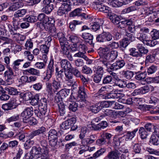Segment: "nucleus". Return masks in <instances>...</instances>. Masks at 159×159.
Instances as JSON below:
<instances>
[{
    "instance_id": "nucleus-1",
    "label": "nucleus",
    "mask_w": 159,
    "mask_h": 159,
    "mask_svg": "<svg viewBox=\"0 0 159 159\" xmlns=\"http://www.w3.org/2000/svg\"><path fill=\"white\" fill-rule=\"evenodd\" d=\"M105 66L107 68L108 72L111 70H116L122 68L125 65V62L124 60H120L116 61L113 64L105 62Z\"/></svg>"
},
{
    "instance_id": "nucleus-2",
    "label": "nucleus",
    "mask_w": 159,
    "mask_h": 159,
    "mask_svg": "<svg viewBox=\"0 0 159 159\" xmlns=\"http://www.w3.org/2000/svg\"><path fill=\"white\" fill-rule=\"evenodd\" d=\"M104 0H97V1H94L92 4V6L95 9L98 10L100 11H102L104 13L108 14V16H111L112 13L110 8L107 6L102 5L101 2Z\"/></svg>"
},
{
    "instance_id": "nucleus-3",
    "label": "nucleus",
    "mask_w": 159,
    "mask_h": 159,
    "mask_svg": "<svg viewBox=\"0 0 159 159\" xmlns=\"http://www.w3.org/2000/svg\"><path fill=\"white\" fill-rule=\"evenodd\" d=\"M112 39V35L109 32L104 31L98 35L96 40L99 42H105L111 41Z\"/></svg>"
},
{
    "instance_id": "nucleus-4",
    "label": "nucleus",
    "mask_w": 159,
    "mask_h": 159,
    "mask_svg": "<svg viewBox=\"0 0 159 159\" xmlns=\"http://www.w3.org/2000/svg\"><path fill=\"white\" fill-rule=\"evenodd\" d=\"M124 95L122 93L115 92L105 94H101L96 96L100 99H108L111 98L117 99L123 97Z\"/></svg>"
},
{
    "instance_id": "nucleus-5",
    "label": "nucleus",
    "mask_w": 159,
    "mask_h": 159,
    "mask_svg": "<svg viewBox=\"0 0 159 159\" xmlns=\"http://www.w3.org/2000/svg\"><path fill=\"white\" fill-rule=\"evenodd\" d=\"M54 62L53 61L49 62L46 70V75L43 78V80L46 82L49 81L54 72Z\"/></svg>"
},
{
    "instance_id": "nucleus-6",
    "label": "nucleus",
    "mask_w": 159,
    "mask_h": 159,
    "mask_svg": "<svg viewBox=\"0 0 159 159\" xmlns=\"http://www.w3.org/2000/svg\"><path fill=\"white\" fill-rule=\"evenodd\" d=\"M40 144L42 147V156L41 159H50L47 141L44 139L40 141Z\"/></svg>"
},
{
    "instance_id": "nucleus-7",
    "label": "nucleus",
    "mask_w": 159,
    "mask_h": 159,
    "mask_svg": "<svg viewBox=\"0 0 159 159\" xmlns=\"http://www.w3.org/2000/svg\"><path fill=\"white\" fill-rule=\"evenodd\" d=\"M105 59H103L101 61V62L105 66V62L110 63V62L115 60L118 56V52L116 50H112L110 51L107 55H106Z\"/></svg>"
},
{
    "instance_id": "nucleus-8",
    "label": "nucleus",
    "mask_w": 159,
    "mask_h": 159,
    "mask_svg": "<svg viewBox=\"0 0 159 159\" xmlns=\"http://www.w3.org/2000/svg\"><path fill=\"white\" fill-rule=\"evenodd\" d=\"M33 107H27L21 113V116L23 117L24 122H26L27 119H29L33 113Z\"/></svg>"
},
{
    "instance_id": "nucleus-9",
    "label": "nucleus",
    "mask_w": 159,
    "mask_h": 159,
    "mask_svg": "<svg viewBox=\"0 0 159 159\" xmlns=\"http://www.w3.org/2000/svg\"><path fill=\"white\" fill-rule=\"evenodd\" d=\"M153 88L151 86H146L143 87L139 89L135 90L132 93V95L135 96L140 94H145L148 92L150 89L151 91L153 90Z\"/></svg>"
},
{
    "instance_id": "nucleus-10",
    "label": "nucleus",
    "mask_w": 159,
    "mask_h": 159,
    "mask_svg": "<svg viewBox=\"0 0 159 159\" xmlns=\"http://www.w3.org/2000/svg\"><path fill=\"white\" fill-rule=\"evenodd\" d=\"M76 121V119L72 118L64 121L60 125L61 128L63 129H67L70 128L72 125L75 123Z\"/></svg>"
},
{
    "instance_id": "nucleus-11",
    "label": "nucleus",
    "mask_w": 159,
    "mask_h": 159,
    "mask_svg": "<svg viewBox=\"0 0 159 159\" xmlns=\"http://www.w3.org/2000/svg\"><path fill=\"white\" fill-rule=\"evenodd\" d=\"M17 105L16 102L13 100L7 103L2 105V108L5 111H8L15 109Z\"/></svg>"
},
{
    "instance_id": "nucleus-12",
    "label": "nucleus",
    "mask_w": 159,
    "mask_h": 159,
    "mask_svg": "<svg viewBox=\"0 0 159 159\" xmlns=\"http://www.w3.org/2000/svg\"><path fill=\"white\" fill-rule=\"evenodd\" d=\"M97 139L96 134L91 135L89 138H85L82 140L81 143L84 145L91 144L93 143Z\"/></svg>"
},
{
    "instance_id": "nucleus-13",
    "label": "nucleus",
    "mask_w": 159,
    "mask_h": 159,
    "mask_svg": "<svg viewBox=\"0 0 159 159\" xmlns=\"http://www.w3.org/2000/svg\"><path fill=\"white\" fill-rule=\"evenodd\" d=\"M138 108L143 111H150V112L152 114H156L159 112V110H154V109H155V107L151 105H147L141 104L139 105Z\"/></svg>"
},
{
    "instance_id": "nucleus-14",
    "label": "nucleus",
    "mask_w": 159,
    "mask_h": 159,
    "mask_svg": "<svg viewBox=\"0 0 159 159\" xmlns=\"http://www.w3.org/2000/svg\"><path fill=\"white\" fill-rule=\"evenodd\" d=\"M120 149L115 150L109 152L106 158L107 159H118L121 153L120 152Z\"/></svg>"
},
{
    "instance_id": "nucleus-15",
    "label": "nucleus",
    "mask_w": 159,
    "mask_h": 159,
    "mask_svg": "<svg viewBox=\"0 0 159 159\" xmlns=\"http://www.w3.org/2000/svg\"><path fill=\"white\" fill-rule=\"evenodd\" d=\"M59 63L61 67L64 70H68L71 69V64L70 62L66 59L61 60Z\"/></svg>"
},
{
    "instance_id": "nucleus-16",
    "label": "nucleus",
    "mask_w": 159,
    "mask_h": 159,
    "mask_svg": "<svg viewBox=\"0 0 159 159\" xmlns=\"http://www.w3.org/2000/svg\"><path fill=\"white\" fill-rule=\"evenodd\" d=\"M60 35H61V37L59 38L61 48L62 47H64L65 46L68 47V46H70V44L68 42V40L64 37L63 34L62 33H58L57 34L58 36H59Z\"/></svg>"
},
{
    "instance_id": "nucleus-17",
    "label": "nucleus",
    "mask_w": 159,
    "mask_h": 159,
    "mask_svg": "<svg viewBox=\"0 0 159 159\" xmlns=\"http://www.w3.org/2000/svg\"><path fill=\"white\" fill-rule=\"evenodd\" d=\"M41 147L37 148L35 146L33 147L30 153L34 156L36 158L39 157L41 155Z\"/></svg>"
},
{
    "instance_id": "nucleus-18",
    "label": "nucleus",
    "mask_w": 159,
    "mask_h": 159,
    "mask_svg": "<svg viewBox=\"0 0 159 159\" xmlns=\"http://www.w3.org/2000/svg\"><path fill=\"white\" fill-rule=\"evenodd\" d=\"M45 131V128L44 127L42 126L39 128L38 129L33 131L29 135L31 139H32L35 136L43 134Z\"/></svg>"
},
{
    "instance_id": "nucleus-19",
    "label": "nucleus",
    "mask_w": 159,
    "mask_h": 159,
    "mask_svg": "<svg viewBox=\"0 0 159 159\" xmlns=\"http://www.w3.org/2000/svg\"><path fill=\"white\" fill-rule=\"evenodd\" d=\"M8 70H6L4 74V76L7 77V81H9L10 80L13 79L14 76V74L12 69L10 66L7 67Z\"/></svg>"
},
{
    "instance_id": "nucleus-20",
    "label": "nucleus",
    "mask_w": 159,
    "mask_h": 159,
    "mask_svg": "<svg viewBox=\"0 0 159 159\" xmlns=\"http://www.w3.org/2000/svg\"><path fill=\"white\" fill-rule=\"evenodd\" d=\"M27 13V10L25 9H20L16 11L14 14V17L19 19L24 16Z\"/></svg>"
},
{
    "instance_id": "nucleus-21",
    "label": "nucleus",
    "mask_w": 159,
    "mask_h": 159,
    "mask_svg": "<svg viewBox=\"0 0 159 159\" xmlns=\"http://www.w3.org/2000/svg\"><path fill=\"white\" fill-rule=\"evenodd\" d=\"M23 6V4L20 2H15L13 5L9 7L8 10L10 11H14Z\"/></svg>"
},
{
    "instance_id": "nucleus-22",
    "label": "nucleus",
    "mask_w": 159,
    "mask_h": 159,
    "mask_svg": "<svg viewBox=\"0 0 159 159\" xmlns=\"http://www.w3.org/2000/svg\"><path fill=\"white\" fill-rule=\"evenodd\" d=\"M25 71L33 75L39 76L40 75V71L34 68H30L25 70Z\"/></svg>"
},
{
    "instance_id": "nucleus-23",
    "label": "nucleus",
    "mask_w": 159,
    "mask_h": 159,
    "mask_svg": "<svg viewBox=\"0 0 159 159\" xmlns=\"http://www.w3.org/2000/svg\"><path fill=\"white\" fill-rule=\"evenodd\" d=\"M136 36L137 39L142 41L144 44L146 42L147 39H148L147 35L143 33L139 32L137 33Z\"/></svg>"
},
{
    "instance_id": "nucleus-24",
    "label": "nucleus",
    "mask_w": 159,
    "mask_h": 159,
    "mask_svg": "<svg viewBox=\"0 0 159 159\" xmlns=\"http://www.w3.org/2000/svg\"><path fill=\"white\" fill-rule=\"evenodd\" d=\"M47 107H41L39 114H36L37 116L41 119H43L45 116H48V114H47Z\"/></svg>"
},
{
    "instance_id": "nucleus-25",
    "label": "nucleus",
    "mask_w": 159,
    "mask_h": 159,
    "mask_svg": "<svg viewBox=\"0 0 159 159\" xmlns=\"http://www.w3.org/2000/svg\"><path fill=\"white\" fill-rule=\"evenodd\" d=\"M115 103L114 101H103L98 103L100 107V110L102 108H107L111 106L113 103Z\"/></svg>"
},
{
    "instance_id": "nucleus-26",
    "label": "nucleus",
    "mask_w": 159,
    "mask_h": 159,
    "mask_svg": "<svg viewBox=\"0 0 159 159\" xmlns=\"http://www.w3.org/2000/svg\"><path fill=\"white\" fill-rule=\"evenodd\" d=\"M86 53L84 52L79 51V52L75 54L73 56L74 57L82 58L87 61H90V60L85 55Z\"/></svg>"
},
{
    "instance_id": "nucleus-27",
    "label": "nucleus",
    "mask_w": 159,
    "mask_h": 159,
    "mask_svg": "<svg viewBox=\"0 0 159 159\" xmlns=\"http://www.w3.org/2000/svg\"><path fill=\"white\" fill-rule=\"evenodd\" d=\"M139 133L142 139H146L148 135V132L146 131L145 128L143 127H141L139 128Z\"/></svg>"
},
{
    "instance_id": "nucleus-28",
    "label": "nucleus",
    "mask_w": 159,
    "mask_h": 159,
    "mask_svg": "<svg viewBox=\"0 0 159 159\" xmlns=\"http://www.w3.org/2000/svg\"><path fill=\"white\" fill-rule=\"evenodd\" d=\"M82 23V21L74 20L69 24V27L72 31H74L75 29L76 25L81 24Z\"/></svg>"
},
{
    "instance_id": "nucleus-29",
    "label": "nucleus",
    "mask_w": 159,
    "mask_h": 159,
    "mask_svg": "<svg viewBox=\"0 0 159 159\" xmlns=\"http://www.w3.org/2000/svg\"><path fill=\"white\" fill-rule=\"evenodd\" d=\"M82 37L84 39L90 41V44L92 43L93 36L89 33H84L81 35Z\"/></svg>"
},
{
    "instance_id": "nucleus-30",
    "label": "nucleus",
    "mask_w": 159,
    "mask_h": 159,
    "mask_svg": "<svg viewBox=\"0 0 159 159\" xmlns=\"http://www.w3.org/2000/svg\"><path fill=\"white\" fill-rule=\"evenodd\" d=\"M82 9L80 8H77L71 11L70 14V17H74L76 16L79 17L81 15Z\"/></svg>"
},
{
    "instance_id": "nucleus-31",
    "label": "nucleus",
    "mask_w": 159,
    "mask_h": 159,
    "mask_svg": "<svg viewBox=\"0 0 159 159\" xmlns=\"http://www.w3.org/2000/svg\"><path fill=\"white\" fill-rule=\"evenodd\" d=\"M129 55L134 57H141L142 56V54L136 51L135 48H132L129 50Z\"/></svg>"
},
{
    "instance_id": "nucleus-32",
    "label": "nucleus",
    "mask_w": 159,
    "mask_h": 159,
    "mask_svg": "<svg viewBox=\"0 0 159 159\" xmlns=\"http://www.w3.org/2000/svg\"><path fill=\"white\" fill-rule=\"evenodd\" d=\"M49 82H46V90L49 94L52 95L55 92L52 87V84Z\"/></svg>"
},
{
    "instance_id": "nucleus-33",
    "label": "nucleus",
    "mask_w": 159,
    "mask_h": 159,
    "mask_svg": "<svg viewBox=\"0 0 159 159\" xmlns=\"http://www.w3.org/2000/svg\"><path fill=\"white\" fill-rule=\"evenodd\" d=\"M132 23V20H125L120 21L118 27H120L121 28H123L128 25H131Z\"/></svg>"
},
{
    "instance_id": "nucleus-34",
    "label": "nucleus",
    "mask_w": 159,
    "mask_h": 159,
    "mask_svg": "<svg viewBox=\"0 0 159 159\" xmlns=\"http://www.w3.org/2000/svg\"><path fill=\"white\" fill-rule=\"evenodd\" d=\"M138 129L136 128L134 129L132 131H128L126 135H125L124 136H126V139H132L135 136V134L138 131Z\"/></svg>"
},
{
    "instance_id": "nucleus-35",
    "label": "nucleus",
    "mask_w": 159,
    "mask_h": 159,
    "mask_svg": "<svg viewBox=\"0 0 159 159\" xmlns=\"http://www.w3.org/2000/svg\"><path fill=\"white\" fill-rule=\"evenodd\" d=\"M78 154L80 155L82 158L89 156V151H87V149H86L85 148H82L80 149Z\"/></svg>"
},
{
    "instance_id": "nucleus-36",
    "label": "nucleus",
    "mask_w": 159,
    "mask_h": 159,
    "mask_svg": "<svg viewBox=\"0 0 159 159\" xmlns=\"http://www.w3.org/2000/svg\"><path fill=\"white\" fill-rule=\"evenodd\" d=\"M61 4L60 7L62 9H63L64 11H65L66 12H68L70 11L71 7L70 3L68 2V1L66 2L62 3Z\"/></svg>"
},
{
    "instance_id": "nucleus-37",
    "label": "nucleus",
    "mask_w": 159,
    "mask_h": 159,
    "mask_svg": "<svg viewBox=\"0 0 159 159\" xmlns=\"http://www.w3.org/2000/svg\"><path fill=\"white\" fill-rule=\"evenodd\" d=\"M68 41H69L73 43H77L79 41L78 37L74 35H68L67 36Z\"/></svg>"
},
{
    "instance_id": "nucleus-38",
    "label": "nucleus",
    "mask_w": 159,
    "mask_h": 159,
    "mask_svg": "<svg viewBox=\"0 0 159 159\" xmlns=\"http://www.w3.org/2000/svg\"><path fill=\"white\" fill-rule=\"evenodd\" d=\"M112 135L108 133L104 132L101 135V137L105 138V140H107L108 142L107 144H108L111 143V139L112 137Z\"/></svg>"
},
{
    "instance_id": "nucleus-39",
    "label": "nucleus",
    "mask_w": 159,
    "mask_h": 159,
    "mask_svg": "<svg viewBox=\"0 0 159 159\" xmlns=\"http://www.w3.org/2000/svg\"><path fill=\"white\" fill-rule=\"evenodd\" d=\"M17 18L14 17L12 19V24L15 30H16L20 28V26L21 21L20 20L16 19Z\"/></svg>"
},
{
    "instance_id": "nucleus-40",
    "label": "nucleus",
    "mask_w": 159,
    "mask_h": 159,
    "mask_svg": "<svg viewBox=\"0 0 159 159\" xmlns=\"http://www.w3.org/2000/svg\"><path fill=\"white\" fill-rule=\"evenodd\" d=\"M109 16L110 17V19L113 23L116 25H119L120 19L119 17L114 14H112V13H111V15Z\"/></svg>"
},
{
    "instance_id": "nucleus-41",
    "label": "nucleus",
    "mask_w": 159,
    "mask_h": 159,
    "mask_svg": "<svg viewBox=\"0 0 159 159\" xmlns=\"http://www.w3.org/2000/svg\"><path fill=\"white\" fill-rule=\"evenodd\" d=\"M30 102V104L33 106H36L38 104L39 101V96L38 94H36L33 97Z\"/></svg>"
},
{
    "instance_id": "nucleus-42",
    "label": "nucleus",
    "mask_w": 159,
    "mask_h": 159,
    "mask_svg": "<svg viewBox=\"0 0 159 159\" xmlns=\"http://www.w3.org/2000/svg\"><path fill=\"white\" fill-rule=\"evenodd\" d=\"M159 137L152 135L150 140V143L152 145L157 146L159 144Z\"/></svg>"
},
{
    "instance_id": "nucleus-43",
    "label": "nucleus",
    "mask_w": 159,
    "mask_h": 159,
    "mask_svg": "<svg viewBox=\"0 0 159 159\" xmlns=\"http://www.w3.org/2000/svg\"><path fill=\"white\" fill-rule=\"evenodd\" d=\"M6 90L8 92V93L10 95H17L20 93L17 91L16 89L11 87L6 88Z\"/></svg>"
},
{
    "instance_id": "nucleus-44",
    "label": "nucleus",
    "mask_w": 159,
    "mask_h": 159,
    "mask_svg": "<svg viewBox=\"0 0 159 159\" xmlns=\"http://www.w3.org/2000/svg\"><path fill=\"white\" fill-rule=\"evenodd\" d=\"M57 132L54 129H51L49 132L48 139H57Z\"/></svg>"
},
{
    "instance_id": "nucleus-45",
    "label": "nucleus",
    "mask_w": 159,
    "mask_h": 159,
    "mask_svg": "<svg viewBox=\"0 0 159 159\" xmlns=\"http://www.w3.org/2000/svg\"><path fill=\"white\" fill-rule=\"evenodd\" d=\"M59 111L61 116H63L65 114L66 111L64 104L61 102L58 104Z\"/></svg>"
},
{
    "instance_id": "nucleus-46",
    "label": "nucleus",
    "mask_w": 159,
    "mask_h": 159,
    "mask_svg": "<svg viewBox=\"0 0 159 159\" xmlns=\"http://www.w3.org/2000/svg\"><path fill=\"white\" fill-rule=\"evenodd\" d=\"M25 141L24 146L25 149H28L30 148L34 143V141L30 139L27 138Z\"/></svg>"
},
{
    "instance_id": "nucleus-47",
    "label": "nucleus",
    "mask_w": 159,
    "mask_h": 159,
    "mask_svg": "<svg viewBox=\"0 0 159 159\" xmlns=\"http://www.w3.org/2000/svg\"><path fill=\"white\" fill-rule=\"evenodd\" d=\"M119 98V99L118 100L119 102H121L123 103H125L129 105H131L132 104L133 102H134V98H129L126 100L123 98H122V97Z\"/></svg>"
},
{
    "instance_id": "nucleus-48",
    "label": "nucleus",
    "mask_w": 159,
    "mask_h": 159,
    "mask_svg": "<svg viewBox=\"0 0 159 159\" xmlns=\"http://www.w3.org/2000/svg\"><path fill=\"white\" fill-rule=\"evenodd\" d=\"M52 84L55 92L61 88V84L60 82L54 80L53 81Z\"/></svg>"
},
{
    "instance_id": "nucleus-49",
    "label": "nucleus",
    "mask_w": 159,
    "mask_h": 159,
    "mask_svg": "<svg viewBox=\"0 0 159 159\" xmlns=\"http://www.w3.org/2000/svg\"><path fill=\"white\" fill-rule=\"evenodd\" d=\"M63 98L66 97L70 94V90L68 89H63L59 92Z\"/></svg>"
},
{
    "instance_id": "nucleus-50",
    "label": "nucleus",
    "mask_w": 159,
    "mask_h": 159,
    "mask_svg": "<svg viewBox=\"0 0 159 159\" xmlns=\"http://www.w3.org/2000/svg\"><path fill=\"white\" fill-rule=\"evenodd\" d=\"M104 114L107 116L114 118H116V111L112 110L106 109L104 112Z\"/></svg>"
},
{
    "instance_id": "nucleus-51",
    "label": "nucleus",
    "mask_w": 159,
    "mask_h": 159,
    "mask_svg": "<svg viewBox=\"0 0 159 159\" xmlns=\"http://www.w3.org/2000/svg\"><path fill=\"white\" fill-rule=\"evenodd\" d=\"M147 75V73L146 71L141 72L136 75L135 78L139 80H144L145 78Z\"/></svg>"
},
{
    "instance_id": "nucleus-52",
    "label": "nucleus",
    "mask_w": 159,
    "mask_h": 159,
    "mask_svg": "<svg viewBox=\"0 0 159 159\" xmlns=\"http://www.w3.org/2000/svg\"><path fill=\"white\" fill-rule=\"evenodd\" d=\"M53 9L52 4L46 5L42 9L43 11L47 14H49Z\"/></svg>"
},
{
    "instance_id": "nucleus-53",
    "label": "nucleus",
    "mask_w": 159,
    "mask_h": 159,
    "mask_svg": "<svg viewBox=\"0 0 159 159\" xmlns=\"http://www.w3.org/2000/svg\"><path fill=\"white\" fill-rule=\"evenodd\" d=\"M67 84L68 86H71V88L73 89L77 88V84L76 81L73 80H67Z\"/></svg>"
},
{
    "instance_id": "nucleus-54",
    "label": "nucleus",
    "mask_w": 159,
    "mask_h": 159,
    "mask_svg": "<svg viewBox=\"0 0 159 159\" xmlns=\"http://www.w3.org/2000/svg\"><path fill=\"white\" fill-rule=\"evenodd\" d=\"M98 104H94L90 107L89 109L93 112L97 113L100 110V108Z\"/></svg>"
},
{
    "instance_id": "nucleus-55",
    "label": "nucleus",
    "mask_w": 159,
    "mask_h": 159,
    "mask_svg": "<svg viewBox=\"0 0 159 159\" xmlns=\"http://www.w3.org/2000/svg\"><path fill=\"white\" fill-rule=\"evenodd\" d=\"M112 80L113 78L111 75H107L104 77L102 80V83L104 84H109L112 81Z\"/></svg>"
},
{
    "instance_id": "nucleus-56",
    "label": "nucleus",
    "mask_w": 159,
    "mask_h": 159,
    "mask_svg": "<svg viewBox=\"0 0 159 159\" xmlns=\"http://www.w3.org/2000/svg\"><path fill=\"white\" fill-rule=\"evenodd\" d=\"M101 24H102V23H99L98 22L94 23L91 25L90 29L93 31H96L100 29Z\"/></svg>"
},
{
    "instance_id": "nucleus-57",
    "label": "nucleus",
    "mask_w": 159,
    "mask_h": 159,
    "mask_svg": "<svg viewBox=\"0 0 159 159\" xmlns=\"http://www.w3.org/2000/svg\"><path fill=\"white\" fill-rule=\"evenodd\" d=\"M136 10V7L134 6L125 8L122 11V12L123 13H128Z\"/></svg>"
},
{
    "instance_id": "nucleus-58",
    "label": "nucleus",
    "mask_w": 159,
    "mask_h": 159,
    "mask_svg": "<svg viewBox=\"0 0 159 159\" xmlns=\"http://www.w3.org/2000/svg\"><path fill=\"white\" fill-rule=\"evenodd\" d=\"M69 108L70 110L75 112L77 110L78 105V104H77L76 102L69 103Z\"/></svg>"
},
{
    "instance_id": "nucleus-59",
    "label": "nucleus",
    "mask_w": 159,
    "mask_h": 159,
    "mask_svg": "<svg viewBox=\"0 0 159 159\" xmlns=\"http://www.w3.org/2000/svg\"><path fill=\"white\" fill-rule=\"evenodd\" d=\"M131 24L130 25H128L129 26L128 28V30L131 33H134L136 30H139V27L140 26V25L135 26Z\"/></svg>"
},
{
    "instance_id": "nucleus-60",
    "label": "nucleus",
    "mask_w": 159,
    "mask_h": 159,
    "mask_svg": "<svg viewBox=\"0 0 159 159\" xmlns=\"http://www.w3.org/2000/svg\"><path fill=\"white\" fill-rule=\"evenodd\" d=\"M151 37L154 40L159 39V30L155 29L151 31Z\"/></svg>"
},
{
    "instance_id": "nucleus-61",
    "label": "nucleus",
    "mask_w": 159,
    "mask_h": 159,
    "mask_svg": "<svg viewBox=\"0 0 159 159\" xmlns=\"http://www.w3.org/2000/svg\"><path fill=\"white\" fill-rule=\"evenodd\" d=\"M125 35L126 37L125 39L127 40V41H128L129 42L134 40L135 37L132 34L129 33L128 31H126Z\"/></svg>"
},
{
    "instance_id": "nucleus-62",
    "label": "nucleus",
    "mask_w": 159,
    "mask_h": 159,
    "mask_svg": "<svg viewBox=\"0 0 159 159\" xmlns=\"http://www.w3.org/2000/svg\"><path fill=\"white\" fill-rule=\"evenodd\" d=\"M96 144L99 146H101L103 145H105L107 144V140H105V138L101 137L98 139L96 141Z\"/></svg>"
},
{
    "instance_id": "nucleus-63",
    "label": "nucleus",
    "mask_w": 159,
    "mask_h": 159,
    "mask_svg": "<svg viewBox=\"0 0 159 159\" xmlns=\"http://www.w3.org/2000/svg\"><path fill=\"white\" fill-rule=\"evenodd\" d=\"M102 50V53L103 55V59H105L106 57V55H107V54L109 52H110V48L109 47H106L103 48H101Z\"/></svg>"
},
{
    "instance_id": "nucleus-64",
    "label": "nucleus",
    "mask_w": 159,
    "mask_h": 159,
    "mask_svg": "<svg viewBox=\"0 0 159 159\" xmlns=\"http://www.w3.org/2000/svg\"><path fill=\"white\" fill-rule=\"evenodd\" d=\"M82 71L83 73L86 74H90L92 73V70L91 68L86 66L82 67Z\"/></svg>"
}]
</instances>
